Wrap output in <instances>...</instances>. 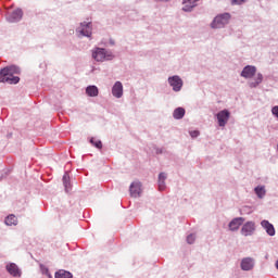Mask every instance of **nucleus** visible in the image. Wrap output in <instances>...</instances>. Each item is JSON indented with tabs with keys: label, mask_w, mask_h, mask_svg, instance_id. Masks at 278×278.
Masks as SVG:
<instances>
[{
	"label": "nucleus",
	"mask_w": 278,
	"mask_h": 278,
	"mask_svg": "<svg viewBox=\"0 0 278 278\" xmlns=\"http://www.w3.org/2000/svg\"><path fill=\"white\" fill-rule=\"evenodd\" d=\"M20 73L21 68H18L16 65L7 66L0 70V84H18L21 78L14 75H18Z\"/></svg>",
	"instance_id": "f257e3e1"
},
{
	"label": "nucleus",
	"mask_w": 278,
	"mask_h": 278,
	"mask_svg": "<svg viewBox=\"0 0 278 278\" xmlns=\"http://www.w3.org/2000/svg\"><path fill=\"white\" fill-rule=\"evenodd\" d=\"M91 58L94 60V62H112L116 58L114 55V52L110 49L101 48V47H94L91 50Z\"/></svg>",
	"instance_id": "f03ea898"
},
{
	"label": "nucleus",
	"mask_w": 278,
	"mask_h": 278,
	"mask_svg": "<svg viewBox=\"0 0 278 278\" xmlns=\"http://www.w3.org/2000/svg\"><path fill=\"white\" fill-rule=\"evenodd\" d=\"M231 22V13L217 14L211 22V29H225V27Z\"/></svg>",
	"instance_id": "7ed1b4c3"
},
{
	"label": "nucleus",
	"mask_w": 278,
	"mask_h": 278,
	"mask_svg": "<svg viewBox=\"0 0 278 278\" xmlns=\"http://www.w3.org/2000/svg\"><path fill=\"white\" fill-rule=\"evenodd\" d=\"M167 84L173 92H181L184 89V79L179 75H173L167 78Z\"/></svg>",
	"instance_id": "20e7f679"
},
{
	"label": "nucleus",
	"mask_w": 278,
	"mask_h": 278,
	"mask_svg": "<svg viewBox=\"0 0 278 278\" xmlns=\"http://www.w3.org/2000/svg\"><path fill=\"white\" fill-rule=\"evenodd\" d=\"M76 34L85 38H92V22H83L76 28Z\"/></svg>",
	"instance_id": "39448f33"
},
{
	"label": "nucleus",
	"mask_w": 278,
	"mask_h": 278,
	"mask_svg": "<svg viewBox=\"0 0 278 278\" xmlns=\"http://www.w3.org/2000/svg\"><path fill=\"white\" fill-rule=\"evenodd\" d=\"M218 127H227V123H229V118H231V112L229 110L224 109L219 111L216 115Z\"/></svg>",
	"instance_id": "423d86ee"
},
{
	"label": "nucleus",
	"mask_w": 278,
	"mask_h": 278,
	"mask_svg": "<svg viewBox=\"0 0 278 278\" xmlns=\"http://www.w3.org/2000/svg\"><path fill=\"white\" fill-rule=\"evenodd\" d=\"M240 268L244 273H250L251 270H253V268H255V258H253L251 256L241 258Z\"/></svg>",
	"instance_id": "0eeeda50"
},
{
	"label": "nucleus",
	"mask_w": 278,
	"mask_h": 278,
	"mask_svg": "<svg viewBox=\"0 0 278 278\" xmlns=\"http://www.w3.org/2000/svg\"><path fill=\"white\" fill-rule=\"evenodd\" d=\"M255 222H247L242 225L240 233L244 236V238H249V236H253L255 233Z\"/></svg>",
	"instance_id": "6e6552de"
},
{
	"label": "nucleus",
	"mask_w": 278,
	"mask_h": 278,
	"mask_svg": "<svg viewBox=\"0 0 278 278\" xmlns=\"http://www.w3.org/2000/svg\"><path fill=\"white\" fill-rule=\"evenodd\" d=\"M129 192L132 199H138L142 194V182L138 180L131 182Z\"/></svg>",
	"instance_id": "1a4fd4ad"
},
{
	"label": "nucleus",
	"mask_w": 278,
	"mask_h": 278,
	"mask_svg": "<svg viewBox=\"0 0 278 278\" xmlns=\"http://www.w3.org/2000/svg\"><path fill=\"white\" fill-rule=\"evenodd\" d=\"M257 74V67L255 65H247L240 73L243 79H253V76Z\"/></svg>",
	"instance_id": "9d476101"
},
{
	"label": "nucleus",
	"mask_w": 278,
	"mask_h": 278,
	"mask_svg": "<svg viewBox=\"0 0 278 278\" xmlns=\"http://www.w3.org/2000/svg\"><path fill=\"white\" fill-rule=\"evenodd\" d=\"M23 18V10L16 9L7 14L8 23H18Z\"/></svg>",
	"instance_id": "9b49d317"
},
{
	"label": "nucleus",
	"mask_w": 278,
	"mask_h": 278,
	"mask_svg": "<svg viewBox=\"0 0 278 278\" xmlns=\"http://www.w3.org/2000/svg\"><path fill=\"white\" fill-rule=\"evenodd\" d=\"M111 93L115 99H123V94H124L123 83H121L119 80L115 81L111 89Z\"/></svg>",
	"instance_id": "f8f14e48"
},
{
	"label": "nucleus",
	"mask_w": 278,
	"mask_h": 278,
	"mask_svg": "<svg viewBox=\"0 0 278 278\" xmlns=\"http://www.w3.org/2000/svg\"><path fill=\"white\" fill-rule=\"evenodd\" d=\"M244 224V217H236L228 224L229 231H238L240 227Z\"/></svg>",
	"instance_id": "ddd939ff"
},
{
	"label": "nucleus",
	"mask_w": 278,
	"mask_h": 278,
	"mask_svg": "<svg viewBox=\"0 0 278 278\" xmlns=\"http://www.w3.org/2000/svg\"><path fill=\"white\" fill-rule=\"evenodd\" d=\"M199 0H182V12H192L197 8Z\"/></svg>",
	"instance_id": "4468645a"
},
{
	"label": "nucleus",
	"mask_w": 278,
	"mask_h": 278,
	"mask_svg": "<svg viewBox=\"0 0 278 278\" xmlns=\"http://www.w3.org/2000/svg\"><path fill=\"white\" fill-rule=\"evenodd\" d=\"M261 227H263V229L266 231L267 236H275L276 231H275V226L273 224H270V222L264 219L261 222Z\"/></svg>",
	"instance_id": "2eb2a0df"
},
{
	"label": "nucleus",
	"mask_w": 278,
	"mask_h": 278,
	"mask_svg": "<svg viewBox=\"0 0 278 278\" xmlns=\"http://www.w3.org/2000/svg\"><path fill=\"white\" fill-rule=\"evenodd\" d=\"M262 81H264V75L262 73H257L255 77L248 83L249 88H257Z\"/></svg>",
	"instance_id": "dca6fc26"
},
{
	"label": "nucleus",
	"mask_w": 278,
	"mask_h": 278,
	"mask_svg": "<svg viewBox=\"0 0 278 278\" xmlns=\"http://www.w3.org/2000/svg\"><path fill=\"white\" fill-rule=\"evenodd\" d=\"M168 175L164 172L159 174V179H157V184H159V190L161 192H163V190H166V179H167Z\"/></svg>",
	"instance_id": "f3484780"
},
{
	"label": "nucleus",
	"mask_w": 278,
	"mask_h": 278,
	"mask_svg": "<svg viewBox=\"0 0 278 278\" xmlns=\"http://www.w3.org/2000/svg\"><path fill=\"white\" fill-rule=\"evenodd\" d=\"M7 270L9 274L12 275V277H20L21 270H18V266L14 263H10L7 265Z\"/></svg>",
	"instance_id": "a211bd4d"
},
{
	"label": "nucleus",
	"mask_w": 278,
	"mask_h": 278,
	"mask_svg": "<svg viewBox=\"0 0 278 278\" xmlns=\"http://www.w3.org/2000/svg\"><path fill=\"white\" fill-rule=\"evenodd\" d=\"M184 116H186V109L180 106L174 110L173 117L175 118V121H181Z\"/></svg>",
	"instance_id": "6ab92c4d"
},
{
	"label": "nucleus",
	"mask_w": 278,
	"mask_h": 278,
	"mask_svg": "<svg viewBox=\"0 0 278 278\" xmlns=\"http://www.w3.org/2000/svg\"><path fill=\"white\" fill-rule=\"evenodd\" d=\"M86 94L88 97H99V88L94 85H90L86 88Z\"/></svg>",
	"instance_id": "aec40b11"
},
{
	"label": "nucleus",
	"mask_w": 278,
	"mask_h": 278,
	"mask_svg": "<svg viewBox=\"0 0 278 278\" xmlns=\"http://www.w3.org/2000/svg\"><path fill=\"white\" fill-rule=\"evenodd\" d=\"M254 192L258 199H264V197H266V187L257 186L254 188Z\"/></svg>",
	"instance_id": "412c9836"
},
{
	"label": "nucleus",
	"mask_w": 278,
	"mask_h": 278,
	"mask_svg": "<svg viewBox=\"0 0 278 278\" xmlns=\"http://www.w3.org/2000/svg\"><path fill=\"white\" fill-rule=\"evenodd\" d=\"M4 223L8 225V227H12L18 225V219L14 215H9L7 216Z\"/></svg>",
	"instance_id": "4be33fe9"
},
{
	"label": "nucleus",
	"mask_w": 278,
	"mask_h": 278,
	"mask_svg": "<svg viewBox=\"0 0 278 278\" xmlns=\"http://www.w3.org/2000/svg\"><path fill=\"white\" fill-rule=\"evenodd\" d=\"M63 185L65 188V192H71V177L68 176V173H65L63 175Z\"/></svg>",
	"instance_id": "5701e85b"
},
{
	"label": "nucleus",
	"mask_w": 278,
	"mask_h": 278,
	"mask_svg": "<svg viewBox=\"0 0 278 278\" xmlns=\"http://www.w3.org/2000/svg\"><path fill=\"white\" fill-rule=\"evenodd\" d=\"M54 278H73V274H71V271L61 269L55 273Z\"/></svg>",
	"instance_id": "b1692460"
},
{
	"label": "nucleus",
	"mask_w": 278,
	"mask_h": 278,
	"mask_svg": "<svg viewBox=\"0 0 278 278\" xmlns=\"http://www.w3.org/2000/svg\"><path fill=\"white\" fill-rule=\"evenodd\" d=\"M96 149H103V143L101 140H97L96 138H91L89 141Z\"/></svg>",
	"instance_id": "393cba45"
},
{
	"label": "nucleus",
	"mask_w": 278,
	"mask_h": 278,
	"mask_svg": "<svg viewBox=\"0 0 278 278\" xmlns=\"http://www.w3.org/2000/svg\"><path fill=\"white\" fill-rule=\"evenodd\" d=\"M195 241H197V235L195 233H190L187 237V243L188 244H194Z\"/></svg>",
	"instance_id": "a878e982"
},
{
	"label": "nucleus",
	"mask_w": 278,
	"mask_h": 278,
	"mask_svg": "<svg viewBox=\"0 0 278 278\" xmlns=\"http://www.w3.org/2000/svg\"><path fill=\"white\" fill-rule=\"evenodd\" d=\"M231 5H243L247 3V0H230Z\"/></svg>",
	"instance_id": "bb28decb"
},
{
	"label": "nucleus",
	"mask_w": 278,
	"mask_h": 278,
	"mask_svg": "<svg viewBox=\"0 0 278 278\" xmlns=\"http://www.w3.org/2000/svg\"><path fill=\"white\" fill-rule=\"evenodd\" d=\"M40 270H41L42 275H46V277H47V275L50 274L49 268L45 265H40Z\"/></svg>",
	"instance_id": "cd10ccee"
},
{
	"label": "nucleus",
	"mask_w": 278,
	"mask_h": 278,
	"mask_svg": "<svg viewBox=\"0 0 278 278\" xmlns=\"http://www.w3.org/2000/svg\"><path fill=\"white\" fill-rule=\"evenodd\" d=\"M189 134L191 138H199V136H201V132L199 130H191Z\"/></svg>",
	"instance_id": "c85d7f7f"
},
{
	"label": "nucleus",
	"mask_w": 278,
	"mask_h": 278,
	"mask_svg": "<svg viewBox=\"0 0 278 278\" xmlns=\"http://www.w3.org/2000/svg\"><path fill=\"white\" fill-rule=\"evenodd\" d=\"M271 114H273V116H275L276 118H278V105H276V106H274V108L271 109Z\"/></svg>",
	"instance_id": "c756f323"
},
{
	"label": "nucleus",
	"mask_w": 278,
	"mask_h": 278,
	"mask_svg": "<svg viewBox=\"0 0 278 278\" xmlns=\"http://www.w3.org/2000/svg\"><path fill=\"white\" fill-rule=\"evenodd\" d=\"M154 1H159V2H162V3H168V1H170V0H154Z\"/></svg>",
	"instance_id": "7c9ffc66"
},
{
	"label": "nucleus",
	"mask_w": 278,
	"mask_h": 278,
	"mask_svg": "<svg viewBox=\"0 0 278 278\" xmlns=\"http://www.w3.org/2000/svg\"><path fill=\"white\" fill-rule=\"evenodd\" d=\"M46 277H48V278H53V276H51V273L48 274Z\"/></svg>",
	"instance_id": "2f4dec72"
},
{
	"label": "nucleus",
	"mask_w": 278,
	"mask_h": 278,
	"mask_svg": "<svg viewBox=\"0 0 278 278\" xmlns=\"http://www.w3.org/2000/svg\"><path fill=\"white\" fill-rule=\"evenodd\" d=\"M156 153H162V149H159V150L156 151Z\"/></svg>",
	"instance_id": "473e14b6"
},
{
	"label": "nucleus",
	"mask_w": 278,
	"mask_h": 278,
	"mask_svg": "<svg viewBox=\"0 0 278 278\" xmlns=\"http://www.w3.org/2000/svg\"><path fill=\"white\" fill-rule=\"evenodd\" d=\"M276 268H277V270H278V260L276 261Z\"/></svg>",
	"instance_id": "72a5a7b5"
}]
</instances>
